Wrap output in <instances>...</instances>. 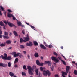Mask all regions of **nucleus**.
I'll use <instances>...</instances> for the list:
<instances>
[{
    "instance_id": "nucleus-12",
    "label": "nucleus",
    "mask_w": 77,
    "mask_h": 77,
    "mask_svg": "<svg viewBox=\"0 0 77 77\" xmlns=\"http://www.w3.org/2000/svg\"><path fill=\"white\" fill-rule=\"evenodd\" d=\"M34 56L35 57H39V54H38V53H35Z\"/></svg>"
},
{
    "instance_id": "nucleus-37",
    "label": "nucleus",
    "mask_w": 77,
    "mask_h": 77,
    "mask_svg": "<svg viewBox=\"0 0 77 77\" xmlns=\"http://www.w3.org/2000/svg\"><path fill=\"white\" fill-rule=\"evenodd\" d=\"M22 75H24L25 76H26V73L24 72H22Z\"/></svg>"
},
{
    "instance_id": "nucleus-2",
    "label": "nucleus",
    "mask_w": 77,
    "mask_h": 77,
    "mask_svg": "<svg viewBox=\"0 0 77 77\" xmlns=\"http://www.w3.org/2000/svg\"><path fill=\"white\" fill-rule=\"evenodd\" d=\"M43 74L44 75V76H47L48 75V76L49 77L50 75V74H51V73L50 72L49 70H44L43 72Z\"/></svg>"
},
{
    "instance_id": "nucleus-36",
    "label": "nucleus",
    "mask_w": 77,
    "mask_h": 77,
    "mask_svg": "<svg viewBox=\"0 0 77 77\" xmlns=\"http://www.w3.org/2000/svg\"><path fill=\"white\" fill-rule=\"evenodd\" d=\"M30 26L31 27V28L33 29L34 30H36V29H35V27L34 26H33L32 25H30Z\"/></svg>"
},
{
    "instance_id": "nucleus-54",
    "label": "nucleus",
    "mask_w": 77,
    "mask_h": 77,
    "mask_svg": "<svg viewBox=\"0 0 77 77\" xmlns=\"http://www.w3.org/2000/svg\"><path fill=\"white\" fill-rule=\"evenodd\" d=\"M40 58L41 59H42V60H43L44 59V57L42 56H41L40 57Z\"/></svg>"
},
{
    "instance_id": "nucleus-29",
    "label": "nucleus",
    "mask_w": 77,
    "mask_h": 77,
    "mask_svg": "<svg viewBox=\"0 0 77 77\" xmlns=\"http://www.w3.org/2000/svg\"><path fill=\"white\" fill-rule=\"evenodd\" d=\"M0 25L1 26H5V25H4L3 23L2 22V21L0 22Z\"/></svg>"
},
{
    "instance_id": "nucleus-21",
    "label": "nucleus",
    "mask_w": 77,
    "mask_h": 77,
    "mask_svg": "<svg viewBox=\"0 0 77 77\" xmlns=\"http://www.w3.org/2000/svg\"><path fill=\"white\" fill-rule=\"evenodd\" d=\"M7 59L8 60H12V58L11 56H8L7 57Z\"/></svg>"
},
{
    "instance_id": "nucleus-17",
    "label": "nucleus",
    "mask_w": 77,
    "mask_h": 77,
    "mask_svg": "<svg viewBox=\"0 0 77 77\" xmlns=\"http://www.w3.org/2000/svg\"><path fill=\"white\" fill-rule=\"evenodd\" d=\"M35 46H37V45H38V42L36 41H34L33 42Z\"/></svg>"
},
{
    "instance_id": "nucleus-10",
    "label": "nucleus",
    "mask_w": 77,
    "mask_h": 77,
    "mask_svg": "<svg viewBox=\"0 0 77 77\" xmlns=\"http://www.w3.org/2000/svg\"><path fill=\"white\" fill-rule=\"evenodd\" d=\"M40 47L41 48H42L44 50H47V48L45 47L43 45L41 44L40 45Z\"/></svg>"
},
{
    "instance_id": "nucleus-7",
    "label": "nucleus",
    "mask_w": 77,
    "mask_h": 77,
    "mask_svg": "<svg viewBox=\"0 0 77 77\" xmlns=\"http://www.w3.org/2000/svg\"><path fill=\"white\" fill-rule=\"evenodd\" d=\"M47 63L48 66H51V61H45V64H47Z\"/></svg>"
},
{
    "instance_id": "nucleus-28",
    "label": "nucleus",
    "mask_w": 77,
    "mask_h": 77,
    "mask_svg": "<svg viewBox=\"0 0 77 77\" xmlns=\"http://www.w3.org/2000/svg\"><path fill=\"white\" fill-rule=\"evenodd\" d=\"M20 47L22 49H24V48H25L24 46V45H20Z\"/></svg>"
},
{
    "instance_id": "nucleus-33",
    "label": "nucleus",
    "mask_w": 77,
    "mask_h": 77,
    "mask_svg": "<svg viewBox=\"0 0 77 77\" xmlns=\"http://www.w3.org/2000/svg\"><path fill=\"white\" fill-rule=\"evenodd\" d=\"M50 68L51 69L52 71H53V70L54 69V66H51Z\"/></svg>"
},
{
    "instance_id": "nucleus-14",
    "label": "nucleus",
    "mask_w": 77,
    "mask_h": 77,
    "mask_svg": "<svg viewBox=\"0 0 77 77\" xmlns=\"http://www.w3.org/2000/svg\"><path fill=\"white\" fill-rule=\"evenodd\" d=\"M6 44H11V40H7L6 42Z\"/></svg>"
},
{
    "instance_id": "nucleus-31",
    "label": "nucleus",
    "mask_w": 77,
    "mask_h": 77,
    "mask_svg": "<svg viewBox=\"0 0 77 77\" xmlns=\"http://www.w3.org/2000/svg\"><path fill=\"white\" fill-rule=\"evenodd\" d=\"M4 39H9V37L8 36H3Z\"/></svg>"
},
{
    "instance_id": "nucleus-30",
    "label": "nucleus",
    "mask_w": 77,
    "mask_h": 77,
    "mask_svg": "<svg viewBox=\"0 0 77 77\" xmlns=\"http://www.w3.org/2000/svg\"><path fill=\"white\" fill-rule=\"evenodd\" d=\"M4 35H5V36H8L9 35V33H8V32H7L6 31H5Z\"/></svg>"
},
{
    "instance_id": "nucleus-44",
    "label": "nucleus",
    "mask_w": 77,
    "mask_h": 77,
    "mask_svg": "<svg viewBox=\"0 0 77 77\" xmlns=\"http://www.w3.org/2000/svg\"><path fill=\"white\" fill-rule=\"evenodd\" d=\"M57 57L58 59H59V60H61V61H62V58H61V57H60V56H59V57Z\"/></svg>"
},
{
    "instance_id": "nucleus-38",
    "label": "nucleus",
    "mask_w": 77,
    "mask_h": 77,
    "mask_svg": "<svg viewBox=\"0 0 77 77\" xmlns=\"http://www.w3.org/2000/svg\"><path fill=\"white\" fill-rule=\"evenodd\" d=\"M74 74H75V75H77V71L76 70H75L74 71Z\"/></svg>"
},
{
    "instance_id": "nucleus-24",
    "label": "nucleus",
    "mask_w": 77,
    "mask_h": 77,
    "mask_svg": "<svg viewBox=\"0 0 77 77\" xmlns=\"http://www.w3.org/2000/svg\"><path fill=\"white\" fill-rule=\"evenodd\" d=\"M9 75L11 76V77H13L14 75V73H13L12 72H9Z\"/></svg>"
},
{
    "instance_id": "nucleus-26",
    "label": "nucleus",
    "mask_w": 77,
    "mask_h": 77,
    "mask_svg": "<svg viewBox=\"0 0 77 77\" xmlns=\"http://www.w3.org/2000/svg\"><path fill=\"white\" fill-rule=\"evenodd\" d=\"M36 63L37 65H39L40 64V62H39V61L38 60H37L36 61Z\"/></svg>"
},
{
    "instance_id": "nucleus-8",
    "label": "nucleus",
    "mask_w": 77,
    "mask_h": 77,
    "mask_svg": "<svg viewBox=\"0 0 77 77\" xmlns=\"http://www.w3.org/2000/svg\"><path fill=\"white\" fill-rule=\"evenodd\" d=\"M12 53L14 57H18L19 56V54H18V53L17 54L16 52H13Z\"/></svg>"
},
{
    "instance_id": "nucleus-56",
    "label": "nucleus",
    "mask_w": 77,
    "mask_h": 77,
    "mask_svg": "<svg viewBox=\"0 0 77 77\" xmlns=\"http://www.w3.org/2000/svg\"><path fill=\"white\" fill-rule=\"evenodd\" d=\"M14 67L15 68H17V67H18V65H17V64H15L14 65Z\"/></svg>"
},
{
    "instance_id": "nucleus-40",
    "label": "nucleus",
    "mask_w": 77,
    "mask_h": 77,
    "mask_svg": "<svg viewBox=\"0 0 77 77\" xmlns=\"http://www.w3.org/2000/svg\"><path fill=\"white\" fill-rule=\"evenodd\" d=\"M61 62H62V63H63L64 65H66V63H65V61H64L63 60H61Z\"/></svg>"
},
{
    "instance_id": "nucleus-20",
    "label": "nucleus",
    "mask_w": 77,
    "mask_h": 77,
    "mask_svg": "<svg viewBox=\"0 0 77 77\" xmlns=\"http://www.w3.org/2000/svg\"><path fill=\"white\" fill-rule=\"evenodd\" d=\"M35 72L36 73V75H38V74H39V70H38V69H37L35 70Z\"/></svg>"
},
{
    "instance_id": "nucleus-50",
    "label": "nucleus",
    "mask_w": 77,
    "mask_h": 77,
    "mask_svg": "<svg viewBox=\"0 0 77 77\" xmlns=\"http://www.w3.org/2000/svg\"><path fill=\"white\" fill-rule=\"evenodd\" d=\"M3 63H0V66H2V67H3Z\"/></svg>"
},
{
    "instance_id": "nucleus-15",
    "label": "nucleus",
    "mask_w": 77,
    "mask_h": 77,
    "mask_svg": "<svg viewBox=\"0 0 77 77\" xmlns=\"http://www.w3.org/2000/svg\"><path fill=\"white\" fill-rule=\"evenodd\" d=\"M13 33L14 35H15V36H18V34L15 31H14Z\"/></svg>"
},
{
    "instance_id": "nucleus-32",
    "label": "nucleus",
    "mask_w": 77,
    "mask_h": 77,
    "mask_svg": "<svg viewBox=\"0 0 77 77\" xmlns=\"http://www.w3.org/2000/svg\"><path fill=\"white\" fill-rule=\"evenodd\" d=\"M53 54L56 56L57 57V56H58V54L55 52H53Z\"/></svg>"
},
{
    "instance_id": "nucleus-5",
    "label": "nucleus",
    "mask_w": 77,
    "mask_h": 77,
    "mask_svg": "<svg viewBox=\"0 0 77 77\" xmlns=\"http://www.w3.org/2000/svg\"><path fill=\"white\" fill-rule=\"evenodd\" d=\"M27 36L25 37L24 39H25L24 42H27V41H29L30 40V38L29 37V35L28 34L26 35Z\"/></svg>"
},
{
    "instance_id": "nucleus-4",
    "label": "nucleus",
    "mask_w": 77,
    "mask_h": 77,
    "mask_svg": "<svg viewBox=\"0 0 77 77\" xmlns=\"http://www.w3.org/2000/svg\"><path fill=\"white\" fill-rule=\"evenodd\" d=\"M8 24L9 25V26L11 27H12L15 26V28L17 27V26H15V25L11 23V22H8Z\"/></svg>"
},
{
    "instance_id": "nucleus-3",
    "label": "nucleus",
    "mask_w": 77,
    "mask_h": 77,
    "mask_svg": "<svg viewBox=\"0 0 77 77\" xmlns=\"http://www.w3.org/2000/svg\"><path fill=\"white\" fill-rule=\"evenodd\" d=\"M51 59L52 60L55 62V63H59V60L58 58H57L56 57L54 56H52Z\"/></svg>"
},
{
    "instance_id": "nucleus-18",
    "label": "nucleus",
    "mask_w": 77,
    "mask_h": 77,
    "mask_svg": "<svg viewBox=\"0 0 77 77\" xmlns=\"http://www.w3.org/2000/svg\"><path fill=\"white\" fill-rule=\"evenodd\" d=\"M24 41H25L24 40H23V38H21L20 40V43H22V42H24Z\"/></svg>"
},
{
    "instance_id": "nucleus-57",
    "label": "nucleus",
    "mask_w": 77,
    "mask_h": 77,
    "mask_svg": "<svg viewBox=\"0 0 77 77\" xmlns=\"http://www.w3.org/2000/svg\"><path fill=\"white\" fill-rule=\"evenodd\" d=\"M28 57L29 59H30V55H28Z\"/></svg>"
},
{
    "instance_id": "nucleus-52",
    "label": "nucleus",
    "mask_w": 77,
    "mask_h": 77,
    "mask_svg": "<svg viewBox=\"0 0 77 77\" xmlns=\"http://www.w3.org/2000/svg\"><path fill=\"white\" fill-rule=\"evenodd\" d=\"M20 26L22 27H24V25L21 24Z\"/></svg>"
},
{
    "instance_id": "nucleus-46",
    "label": "nucleus",
    "mask_w": 77,
    "mask_h": 77,
    "mask_svg": "<svg viewBox=\"0 0 77 77\" xmlns=\"http://www.w3.org/2000/svg\"><path fill=\"white\" fill-rule=\"evenodd\" d=\"M39 65V66H43V65H44V63H40V64Z\"/></svg>"
},
{
    "instance_id": "nucleus-6",
    "label": "nucleus",
    "mask_w": 77,
    "mask_h": 77,
    "mask_svg": "<svg viewBox=\"0 0 77 77\" xmlns=\"http://www.w3.org/2000/svg\"><path fill=\"white\" fill-rule=\"evenodd\" d=\"M26 46H28L29 47H32L33 45V43L31 41L29 42V43H27L26 44Z\"/></svg>"
},
{
    "instance_id": "nucleus-13",
    "label": "nucleus",
    "mask_w": 77,
    "mask_h": 77,
    "mask_svg": "<svg viewBox=\"0 0 77 77\" xmlns=\"http://www.w3.org/2000/svg\"><path fill=\"white\" fill-rule=\"evenodd\" d=\"M28 69V71H32V67L30 66H27Z\"/></svg>"
},
{
    "instance_id": "nucleus-9",
    "label": "nucleus",
    "mask_w": 77,
    "mask_h": 77,
    "mask_svg": "<svg viewBox=\"0 0 77 77\" xmlns=\"http://www.w3.org/2000/svg\"><path fill=\"white\" fill-rule=\"evenodd\" d=\"M7 16L8 18H11V17H12L13 15L11 14L10 12H8L7 14Z\"/></svg>"
},
{
    "instance_id": "nucleus-34",
    "label": "nucleus",
    "mask_w": 77,
    "mask_h": 77,
    "mask_svg": "<svg viewBox=\"0 0 77 77\" xmlns=\"http://www.w3.org/2000/svg\"><path fill=\"white\" fill-rule=\"evenodd\" d=\"M23 68L24 69H25L26 71L27 70V68L26 67V66L24 65L23 66Z\"/></svg>"
},
{
    "instance_id": "nucleus-23",
    "label": "nucleus",
    "mask_w": 77,
    "mask_h": 77,
    "mask_svg": "<svg viewBox=\"0 0 77 77\" xmlns=\"http://www.w3.org/2000/svg\"><path fill=\"white\" fill-rule=\"evenodd\" d=\"M28 72L29 74H30V75H32L33 74V72H32V71H28Z\"/></svg>"
},
{
    "instance_id": "nucleus-63",
    "label": "nucleus",
    "mask_w": 77,
    "mask_h": 77,
    "mask_svg": "<svg viewBox=\"0 0 77 77\" xmlns=\"http://www.w3.org/2000/svg\"><path fill=\"white\" fill-rule=\"evenodd\" d=\"M26 24L27 25H28V26H30V24L26 22Z\"/></svg>"
},
{
    "instance_id": "nucleus-48",
    "label": "nucleus",
    "mask_w": 77,
    "mask_h": 77,
    "mask_svg": "<svg viewBox=\"0 0 77 77\" xmlns=\"http://www.w3.org/2000/svg\"><path fill=\"white\" fill-rule=\"evenodd\" d=\"M22 33L23 34V35H24L25 34V31L24 30H23L22 31Z\"/></svg>"
},
{
    "instance_id": "nucleus-39",
    "label": "nucleus",
    "mask_w": 77,
    "mask_h": 77,
    "mask_svg": "<svg viewBox=\"0 0 77 77\" xmlns=\"http://www.w3.org/2000/svg\"><path fill=\"white\" fill-rule=\"evenodd\" d=\"M0 8L2 11H5V9H4L3 7H2V6H0Z\"/></svg>"
},
{
    "instance_id": "nucleus-11",
    "label": "nucleus",
    "mask_w": 77,
    "mask_h": 77,
    "mask_svg": "<svg viewBox=\"0 0 77 77\" xmlns=\"http://www.w3.org/2000/svg\"><path fill=\"white\" fill-rule=\"evenodd\" d=\"M17 54H19V57L20 58H22V57H24V56L22 55V53H17Z\"/></svg>"
},
{
    "instance_id": "nucleus-19",
    "label": "nucleus",
    "mask_w": 77,
    "mask_h": 77,
    "mask_svg": "<svg viewBox=\"0 0 77 77\" xmlns=\"http://www.w3.org/2000/svg\"><path fill=\"white\" fill-rule=\"evenodd\" d=\"M36 69V66H33L32 68V71H33V70H35Z\"/></svg>"
},
{
    "instance_id": "nucleus-45",
    "label": "nucleus",
    "mask_w": 77,
    "mask_h": 77,
    "mask_svg": "<svg viewBox=\"0 0 77 77\" xmlns=\"http://www.w3.org/2000/svg\"><path fill=\"white\" fill-rule=\"evenodd\" d=\"M4 56L7 58V57H8V55H7V54L6 53H4Z\"/></svg>"
},
{
    "instance_id": "nucleus-41",
    "label": "nucleus",
    "mask_w": 77,
    "mask_h": 77,
    "mask_svg": "<svg viewBox=\"0 0 77 77\" xmlns=\"http://www.w3.org/2000/svg\"><path fill=\"white\" fill-rule=\"evenodd\" d=\"M6 66H7V64H3L2 65V67H6Z\"/></svg>"
},
{
    "instance_id": "nucleus-16",
    "label": "nucleus",
    "mask_w": 77,
    "mask_h": 77,
    "mask_svg": "<svg viewBox=\"0 0 77 77\" xmlns=\"http://www.w3.org/2000/svg\"><path fill=\"white\" fill-rule=\"evenodd\" d=\"M1 58L2 59H4V60H7V58H6L3 55H1Z\"/></svg>"
},
{
    "instance_id": "nucleus-27",
    "label": "nucleus",
    "mask_w": 77,
    "mask_h": 77,
    "mask_svg": "<svg viewBox=\"0 0 77 77\" xmlns=\"http://www.w3.org/2000/svg\"><path fill=\"white\" fill-rule=\"evenodd\" d=\"M6 45V44L5 43H2L0 44V47H4Z\"/></svg>"
},
{
    "instance_id": "nucleus-64",
    "label": "nucleus",
    "mask_w": 77,
    "mask_h": 77,
    "mask_svg": "<svg viewBox=\"0 0 77 77\" xmlns=\"http://www.w3.org/2000/svg\"><path fill=\"white\" fill-rule=\"evenodd\" d=\"M62 76H63V77H66L65 76V75H64L62 74Z\"/></svg>"
},
{
    "instance_id": "nucleus-53",
    "label": "nucleus",
    "mask_w": 77,
    "mask_h": 77,
    "mask_svg": "<svg viewBox=\"0 0 77 77\" xmlns=\"http://www.w3.org/2000/svg\"><path fill=\"white\" fill-rule=\"evenodd\" d=\"M23 52L24 54H26V53H27V52H26V51H23Z\"/></svg>"
},
{
    "instance_id": "nucleus-47",
    "label": "nucleus",
    "mask_w": 77,
    "mask_h": 77,
    "mask_svg": "<svg viewBox=\"0 0 77 77\" xmlns=\"http://www.w3.org/2000/svg\"><path fill=\"white\" fill-rule=\"evenodd\" d=\"M12 17H13V19L14 20H16V18H15V17H14V16L13 15Z\"/></svg>"
},
{
    "instance_id": "nucleus-49",
    "label": "nucleus",
    "mask_w": 77,
    "mask_h": 77,
    "mask_svg": "<svg viewBox=\"0 0 77 77\" xmlns=\"http://www.w3.org/2000/svg\"><path fill=\"white\" fill-rule=\"evenodd\" d=\"M3 22H4V23H5V24H8V22H7L6 21H4Z\"/></svg>"
},
{
    "instance_id": "nucleus-43",
    "label": "nucleus",
    "mask_w": 77,
    "mask_h": 77,
    "mask_svg": "<svg viewBox=\"0 0 77 77\" xmlns=\"http://www.w3.org/2000/svg\"><path fill=\"white\" fill-rule=\"evenodd\" d=\"M17 24H18V26H20L21 25V22L18 21L17 22Z\"/></svg>"
},
{
    "instance_id": "nucleus-59",
    "label": "nucleus",
    "mask_w": 77,
    "mask_h": 77,
    "mask_svg": "<svg viewBox=\"0 0 77 77\" xmlns=\"http://www.w3.org/2000/svg\"><path fill=\"white\" fill-rule=\"evenodd\" d=\"M2 31L0 30V35H2Z\"/></svg>"
},
{
    "instance_id": "nucleus-22",
    "label": "nucleus",
    "mask_w": 77,
    "mask_h": 77,
    "mask_svg": "<svg viewBox=\"0 0 77 77\" xmlns=\"http://www.w3.org/2000/svg\"><path fill=\"white\" fill-rule=\"evenodd\" d=\"M11 65H12V63L10 62H9L8 64V67H10L11 66Z\"/></svg>"
},
{
    "instance_id": "nucleus-35",
    "label": "nucleus",
    "mask_w": 77,
    "mask_h": 77,
    "mask_svg": "<svg viewBox=\"0 0 77 77\" xmlns=\"http://www.w3.org/2000/svg\"><path fill=\"white\" fill-rule=\"evenodd\" d=\"M40 69L41 71H43L44 70V68H43L42 67H41L40 68Z\"/></svg>"
},
{
    "instance_id": "nucleus-25",
    "label": "nucleus",
    "mask_w": 77,
    "mask_h": 77,
    "mask_svg": "<svg viewBox=\"0 0 77 77\" xmlns=\"http://www.w3.org/2000/svg\"><path fill=\"white\" fill-rule=\"evenodd\" d=\"M18 62V58H17L15 59L14 63H17V62Z\"/></svg>"
},
{
    "instance_id": "nucleus-55",
    "label": "nucleus",
    "mask_w": 77,
    "mask_h": 77,
    "mask_svg": "<svg viewBox=\"0 0 77 77\" xmlns=\"http://www.w3.org/2000/svg\"><path fill=\"white\" fill-rule=\"evenodd\" d=\"M4 14L6 16V12H4Z\"/></svg>"
},
{
    "instance_id": "nucleus-60",
    "label": "nucleus",
    "mask_w": 77,
    "mask_h": 77,
    "mask_svg": "<svg viewBox=\"0 0 77 77\" xmlns=\"http://www.w3.org/2000/svg\"><path fill=\"white\" fill-rule=\"evenodd\" d=\"M12 48V47H10L9 48H8V50H11Z\"/></svg>"
},
{
    "instance_id": "nucleus-62",
    "label": "nucleus",
    "mask_w": 77,
    "mask_h": 77,
    "mask_svg": "<svg viewBox=\"0 0 77 77\" xmlns=\"http://www.w3.org/2000/svg\"><path fill=\"white\" fill-rule=\"evenodd\" d=\"M49 47V48H51V45H49L48 46Z\"/></svg>"
},
{
    "instance_id": "nucleus-51",
    "label": "nucleus",
    "mask_w": 77,
    "mask_h": 77,
    "mask_svg": "<svg viewBox=\"0 0 77 77\" xmlns=\"http://www.w3.org/2000/svg\"><path fill=\"white\" fill-rule=\"evenodd\" d=\"M55 77H59V75H58V74H57L55 75Z\"/></svg>"
},
{
    "instance_id": "nucleus-42",
    "label": "nucleus",
    "mask_w": 77,
    "mask_h": 77,
    "mask_svg": "<svg viewBox=\"0 0 77 77\" xmlns=\"http://www.w3.org/2000/svg\"><path fill=\"white\" fill-rule=\"evenodd\" d=\"M7 11H8V12H12V11L11 10L9 9L7 10Z\"/></svg>"
},
{
    "instance_id": "nucleus-58",
    "label": "nucleus",
    "mask_w": 77,
    "mask_h": 77,
    "mask_svg": "<svg viewBox=\"0 0 77 77\" xmlns=\"http://www.w3.org/2000/svg\"><path fill=\"white\" fill-rule=\"evenodd\" d=\"M71 75V72H69V76H70Z\"/></svg>"
},
{
    "instance_id": "nucleus-1",
    "label": "nucleus",
    "mask_w": 77,
    "mask_h": 77,
    "mask_svg": "<svg viewBox=\"0 0 77 77\" xmlns=\"http://www.w3.org/2000/svg\"><path fill=\"white\" fill-rule=\"evenodd\" d=\"M69 69H70V67H69V66H66V72H62V75H67V74L68 73V72H69Z\"/></svg>"
},
{
    "instance_id": "nucleus-61",
    "label": "nucleus",
    "mask_w": 77,
    "mask_h": 77,
    "mask_svg": "<svg viewBox=\"0 0 77 77\" xmlns=\"http://www.w3.org/2000/svg\"><path fill=\"white\" fill-rule=\"evenodd\" d=\"M3 37V36L1 34H0V38H2Z\"/></svg>"
}]
</instances>
